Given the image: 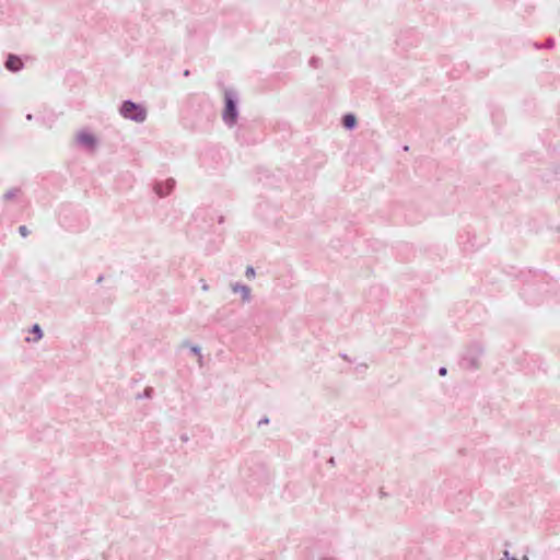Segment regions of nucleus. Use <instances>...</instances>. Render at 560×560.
I'll list each match as a JSON object with an SVG mask.
<instances>
[{"instance_id": "4468645a", "label": "nucleus", "mask_w": 560, "mask_h": 560, "mask_svg": "<svg viewBox=\"0 0 560 560\" xmlns=\"http://www.w3.org/2000/svg\"><path fill=\"white\" fill-rule=\"evenodd\" d=\"M201 288H202L203 291H208L209 290V285L205 281H202Z\"/></svg>"}, {"instance_id": "ddd939ff", "label": "nucleus", "mask_w": 560, "mask_h": 560, "mask_svg": "<svg viewBox=\"0 0 560 560\" xmlns=\"http://www.w3.org/2000/svg\"><path fill=\"white\" fill-rule=\"evenodd\" d=\"M446 372H447V371H446V369H445V368H441V369L439 370V373H440V375H442V376L446 375Z\"/></svg>"}, {"instance_id": "423d86ee", "label": "nucleus", "mask_w": 560, "mask_h": 560, "mask_svg": "<svg viewBox=\"0 0 560 560\" xmlns=\"http://www.w3.org/2000/svg\"><path fill=\"white\" fill-rule=\"evenodd\" d=\"M5 67L11 71H19L23 67V62L16 56H9Z\"/></svg>"}, {"instance_id": "20e7f679", "label": "nucleus", "mask_w": 560, "mask_h": 560, "mask_svg": "<svg viewBox=\"0 0 560 560\" xmlns=\"http://www.w3.org/2000/svg\"><path fill=\"white\" fill-rule=\"evenodd\" d=\"M230 290L234 295L240 296V302L242 304H249L253 301L252 289L247 284L234 281L230 283Z\"/></svg>"}, {"instance_id": "6e6552de", "label": "nucleus", "mask_w": 560, "mask_h": 560, "mask_svg": "<svg viewBox=\"0 0 560 560\" xmlns=\"http://www.w3.org/2000/svg\"><path fill=\"white\" fill-rule=\"evenodd\" d=\"M357 125V119L354 117V115L352 114H347L345 117H343V126L347 128V129H353Z\"/></svg>"}, {"instance_id": "dca6fc26", "label": "nucleus", "mask_w": 560, "mask_h": 560, "mask_svg": "<svg viewBox=\"0 0 560 560\" xmlns=\"http://www.w3.org/2000/svg\"><path fill=\"white\" fill-rule=\"evenodd\" d=\"M522 560H529L527 556H523Z\"/></svg>"}, {"instance_id": "f03ea898", "label": "nucleus", "mask_w": 560, "mask_h": 560, "mask_svg": "<svg viewBox=\"0 0 560 560\" xmlns=\"http://www.w3.org/2000/svg\"><path fill=\"white\" fill-rule=\"evenodd\" d=\"M224 97L225 108L223 110L222 118L226 125L233 126L236 122L238 116V110L236 107L237 96L234 92L226 91Z\"/></svg>"}, {"instance_id": "9d476101", "label": "nucleus", "mask_w": 560, "mask_h": 560, "mask_svg": "<svg viewBox=\"0 0 560 560\" xmlns=\"http://www.w3.org/2000/svg\"><path fill=\"white\" fill-rule=\"evenodd\" d=\"M245 277L249 280H254L256 278V271L253 266H248L245 270Z\"/></svg>"}, {"instance_id": "39448f33", "label": "nucleus", "mask_w": 560, "mask_h": 560, "mask_svg": "<svg viewBox=\"0 0 560 560\" xmlns=\"http://www.w3.org/2000/svg\"><path fill=\"white\" fill-rule=\"evenodd\" d=\"M176 180L174 178H165L154 184L153 190L160 198L167 197L175 188Z\"/></svg>"}, {"instance_id": "9b49d317", "label": "nucleus", "mask_w": 560, "mask_h": 560, "mask_svg": "<svg viewBox=\"0 0 560 560\" xmlns=\"http://www.w3.org/2000/svg\"><path fill=\"white\" fill-rule=\"evenodd\" d=\"M501 560H518V559L514 556H511L510 552L508 550H505L503 552V557L501 558Z\"/></svg>"}, {"instance_id": "0eeeda50", "label": "nucleus", "mask_w": 560, "mask_h": 560, "mask_svg": "<svg viewBox=\"0 0 560 560\" xmlns=\"http://www.w3.org/2000/svg\"><path fill=\"white\" fill-rule=\"evenodd\" d=\"M32 332L35 335V337H34L33 339H31V338H28V337H27V338L25 339L27 342H32V341H33V342H36V341H38V340H40V339L43 338V331H42V329H40L39 325H37V324H35V325L32 327Z\"/></svg>"}, {"instance_id": "1a4fd4ad", "label": "nucleus", "mask_w": 560, "mask_h": 560, "mask_svg": "<svg viewBox=\"0 0 560 560\" xmlns=\"http://www.w3.org/2000/svg\"><path fill=\"white\" fill-rule=\"evenodd\" d=\"M189 350H190V352H191V353H194L195 355H197V357H198V359H199V361L201 362V360H202V355H201V349H200V347H199V346H197V345H191V346H189Z\"/></svg>"}, {"instance_id": "7ed1b4c3", "label": "nucleus", "mask_w": 560, "mask_h": 560, "mask_svg": "<svg viewBox=\"0 0 560 560\" xmlns=\"http://www.w3.org/2000/svg\"><path fill=\"white\" fill-rule=\"evenodd\" d=\"M75 143L78 147L85 151L94 152L97 148L98 140L93 132L86 129H82L79 130L75 135Z\"/></svg>"}, {"instance_id": "f8f14e48", "label": "nucleus", "mask_w": 560, "mask_h": 560, "mask_svg": "<svg viewBox=\"0 0 560 560\" xmlns=\"http://www.w3.org/2000/svg\"><path fill=\"white\" fill-rule=\"evenodd\" d=\"M19 231H20L21 235L24 237L28 234L27 228L24 225L20 226Z\"/></svg>"}, {"instance_id": "f257e3e1", "label": "nucleus", "mask_w": 560, "mask_h": 560, "mask_svg": "<svg viewBox=\"0 0 560 560\" xmlns=\"http://www.w3.org/2000/svg\"><path fill=\"white\" fill-rule=\"evenodd\" d=\"M119 114L128 120L141 124L147 119V109L137 103L131 101H125L120 108Z\"/></svg>"}, {"instance_id": "2eb2a0df", "label": "nucleus", "mask_w": 560, "mask_h": 560, "mask_svg": "<svg viewBox=\"0 0 560 560\" xmlns=\"http://www.w3.org/2000/svg\"><path fill=\"white\" fill-rule=\"evenodd\" d=\"M12 196H13L12 194H7L5 198H11Z\"/></svg>"}]
</instances>
